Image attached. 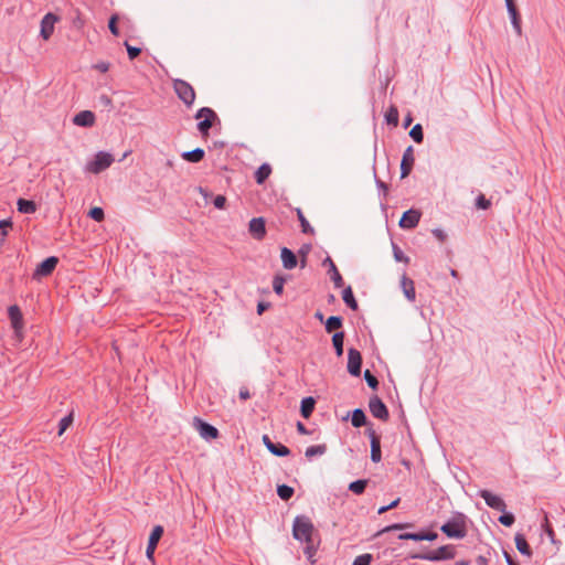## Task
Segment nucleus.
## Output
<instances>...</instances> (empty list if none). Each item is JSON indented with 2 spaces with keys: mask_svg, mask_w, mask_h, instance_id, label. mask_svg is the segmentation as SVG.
Returning <instances> with one entry per match:
<instances>
[{
  "mask_svg": "<svg viewBox=\"0 0 565 565\" xmlns=\"http://www.w3.org/2000/svg\"><path fill=\"white\" fill-rule=\"evenodd\" d=\"M12 227V222L10 220H1L0 221V230L2 237H6L8 231Z\"/></svg>",
  "mask_w": 565,
  "mask_h": 565,
  "instance_id": "obj_50",
  "label": "nucleus"
},
{
  "mask_svg": "<svg viewBox=\"0 0 565 565\" xmlns=\"http://www.w3.org/2000/svg\"><path fill=\"white\" fill-rule=\"evenodd\" d=\"M387 124L397 126L398 124V110L396 107H391L385 115Z\"/></svg>",
  "mask_w": 565,
  "mask_h": 565,
  "instance_id": "obj_37",
  "label": "nucleus"
},
{
  "mask_svg": "<svg viewBox=\"0 0 565 565\" xmlns=\"http://www.w3.org/2000/svg\"><path fill=\"white\" fill-rule=\"evenodd\" d=\"M371 437V459L374 462L381 461V444H380V437L374 433H370Z\"/></svg>",
  "mask_w": 565,
  "mask_h": 565,
  "instance_id": "obj_23",
  "label": "nucleus"
},
{
  "mask_svg": "<svg viewBox=\"0 0 565 565\" xmlns=\"http://www.w3.org/2000/svg\"><path fill=\"white\" fill-rule=\"evenodd\" d=\"M372 562V555L371 554H362L359 555L354 562L353 565H370Z\"/></svg>",
  "mask_w": 565,
  "mask_h": 565,
  "instance_id": "obj_43",
  "label": "nucleus"
},
{
  "mask_svg": "<svg viewBox=\"0 0 565 565\" xmlns=\"http://www.w3.org/2000/svg\"><path fill=\"white\" fill-rule=\"evenodd\" d=\"M352 425L356 428L362 427L366 423V416L360 408L354 409L351 418Z\"/></svg>",
  "mask_w": 565,
  "mask_h": 565,
  "instance_id": "obj_29",
  "label": "nucleus"
},
{
  "mask_svg": "<svg viewBox=\"0 0 565 565\" xmlns=\"http://www.w3.org/2000/svg\"><path fill=\"white\" fill-rule=\"evenodd\" d=\"M394 258L397 262H404V263L409 262V258L404 256L403 252L397 246H394Z\"/></svg>",
  "mask_w": 565,
  "mask_h": 565,
  "instance_id": "obj_52",
  "label": "nucleus"
},
{
  "mask_svg": "<svg viewBox=\"0 0 565 565\" xmlns=\"http://www.w3.org/2000/svg\"><path fill=\"white\" fill-rule=\"evenodd\" d=\"M93 67L102 73H106L110 68V63L106 61H100L96 63Z\"/></svg>",
  "mask_w": 565,
  "mask_h": 565,
  "instance_id": "obj_51",
  "label": "nucleus"
},
{
  "mask_svg": "<svg viewBox=\"0 0 565 565\" xmlns=\"http://www.w3.org/2000/svg\"><path fill=\"white\" fill-rule=\"evenodd\" d=\"M173 89L178 97L186 105L191 106L195 100V92L193 87L183 79L173 81Z\"/></svg>",
  "mask_w": 565,
  "mask_h": 565,
  "instance_id": "obj_5",
  "label": "nucleus"
},
{
  "mask_svg": "<svg viewBox=\"0 0 565 565\" xmlns=\"http://www.w3.org/2000/svg\"><path fill=\"white\" fill-rule=\"evenodd\" d=\"M297 212V216H298V220L301 224V228H302V232L303 233H313V228L310 226L309 222L307 221V218L305 217L302 211L300 209H297L296 210Z\"/></svg>",
  "mask_w": 565,
  "mask_h": 565,
  "instance_id": "obj_36",
  "label": "nucleus"
},
{
  "mask_svg": "<svg viewBox=\"0 0 565 565\" xmlns=\"http://www.w3.org/2000/svg\"><path fill=\"white\" fill-rule=\"evenodd\" d=\"M369 408L374 417L382 420H387L388 411L385 404L377 396H374L370 399Z\"/></svg>",
  "mask_w": 565,
  "mask_h": 565,
  "instance_id": "obj_12",
  "label": "nucleus"
},
{
  "mask_svg": "<svg viewBox=\"0 0 565 565\" xmlns=\"http://www.w3.org/2000/svg\"><path fill=\"white\" fill-rule=\"evenodd\" d=\"M225 203H226V198L224 195H217L214 199V205L216 209H220V210L224 209Z\"/></svg>",
  "mask_w": 565,
  "mask_h": 565,
  "instance_id": "obj_55",
  "label": "nucleus"
},
{
  "mask_svg": "<svg viewBox=\"0 0 565 565\" xmlns=\"http://www.w3.org/2000/svg\"><path fill=\"white\" fill-rule=\"evenodd\" d=\"M267 309V305L264 302H259L257 306V312L258 315H262Z\"/></svg>",
  "mask_w": 565,
  "mask_h": 565,
  "instance_id": "obj_62",
  "label": "nucleus"
},
{
  "mask_svg": "<svg viewBox=\"0 0 565 565\" xmlns=\"http://www.w3.org/2000/svg\"><path fill=\"white\" fill-rule=\"evenodd\" d=\"M362 356L361 353L353 348L348 350V372L353 376L361 374Z\"/></svg>",
  "mask_w": 565,
  "mask_h": 565,
  "instance_id": "obj_10",
  "label": "nucleus"
},
{
  "mask_svg": "<svg viewBox=\"0 0 565 565\" xmlns=\"http://www.w3.org/2000/svg\"><path fill=\"white\" fill-rule=\"evenodd\" d=\"M342 327V319L337 316L329 317L326 322V330L327 332H332L334 330H338Z\"/></svg>",
  "mask_w": 565,
  "mask_h": 565,
  "instance_id": "obj_32",
  "label": "nucleus"
},
{
  "mask_svg": "<svg viewBox=\"0 0 565 565\" xmlns=\"http://www.w3.org/2000/svg\"><path fill=\"white\" fill-rule=\"evenodd\" d=\"M277 493L281 500H289L294 494V489L287 484L278 486Z\"/></svg>",
  "mask_w": 565,
  "mask_h": 565,
  "instance_id": "obj_35",
  "label": "nucleus"
},
{
  "mask_svg": "<svg viewBox=\"0 0 565 565\" xmlns=\"http://www.w3.org/2000/svg\"><path fill=\"white\" fill-rule=\"evenodd\" d=\"M58 263V259L54 256H51L46 259H44L42 263H40L34 271V277L40 278L44 276H49L52 274V271L55 269L56 265Z\"/></svg>",
  "mask_w": 565,
  "mask_h": 565,
  "instance_id": "obj_14",
  "label": "nucleus"
},
{
  "mask_svg": "<svg viewBox=\"0 0 565 565\" xmlns=\"http://www.w3.org/2000/svg\"><path fill=\"white\" fill-rule=\"evenodd\" d=\"M73 122L81 127H92L95 124V115L90 110H83L75 115Z\"/></svg>",
  "mask_w": 565,
  "mask_h": 565,
  "instance_id": "obj_19",
  "label": "nucleus"
},
{
  "mask_svg": "<svg viewBox=\"0 0 565 565\" xmlns=\"http://www.w3.org/2000/svg\"><path fill=\"white\" fill-rule=\"evenodd\" d=\"M182 158L189 162H200L204 158V150L201 148H196L192 151L183 152Z\"/></svg>",
  "mask_w": 565,
  "mask_h": 565,
  "instance_id": "obj_27",
  "label": "nucleus"
},
{
  "mask_svg": "<svg viewBox=\"0 0 565 565\" xmlns=\"http://www.w3.org/2000/svg\"><path fill=\"white\" fill-rule=\"evenodd\" d=\"M399 503V498H397L396 500H394L392 503H390L388 505H385V507H381L377 511L379 514H383L385 512H387L388 510L391 509H394L398 505Z\"/></svg>",
  "mask_w": 565,
  "mask_h": 565,
  "instance_id": "obj_53",
  "label": "nucleus"
},
{
  "mask_svg": "<svg viewBox=\"0 0 565 565\" xmlns=\"http://www.w3.org/2000/svg\"><path fill=\"white\" fill-rule=\"evenodd\" d=\"M18 211L25 214H32L36 211V204L33 201L19 199Z\"/></svg>",
  "mask_w": 565,
  "mask_h": 565,
  "instance_id": "obj_26",
  "label": "nucleus"
},
{
  "mask_svg": "<svg viewBox=\"0 0 565 565\" xmlns=\"http://www.w3.org/2000/svg\"><path fill=\"white\" fill-rule=\"evenodd\" d=\"M364 379H365V381H366V383L369 384L370 387H372V388H376L377 387L379 381L369 370H366L364 372Z\"/></svg>",
  "mask_w": 565,
  "mask_h": 565,
  "instance_id": "obj_45",
  "label": "nucleus"
},
{
  "mask_svg": "<svg viewBox=\"0 0 565 565\" xmlns=\"http://www.w3.org/2000/svg\"><path fill=\"white\" fill-rule=\"evenodd\" d=\"M195 118L199 120L198 129L202 136H207L210 128L218 120L216 113L209 107L199 109Z\"/></svg>",
  "mask_w": 565,
  "mask_h": 565,
  "instance_id": "obj_2",
  "label": "nucleus"
},
{
  "mask_svg": "<svg viewBox=\"0 0 565 565\" xmlns=\"http://www.w3.org/2000/svg\"><path fill=\"white\" fill-rule=\"evenodd\" d=\"M415 158H414V150L413 147H408L402 158L401 162V177L406 178L413 168Z\"/></svg>",
  "mask_w": 565,
  "mask_h": 565,
  "instance_id": "obj_17",
  "label": "nucleus"
},
{
  "mask_svg": "<svg viewBox=\"0 0 565 565\" xmlns=\"http://www.w3.org/2000/svg\"><path fill=\"white\" fill-rule=\"evenodd\" d=\"M163 527L161 525H156L149 536L148 546L146 551V555L150 561H153V554L157 548L158 542L162 537Z\"/></svg>",
  "mask_w": 565,
  "mask_h": 565,
  "instance_id": "obj_11",
  "label": "nucleus"
},
{
  "mask_svg": "<svg viewBox=\"0 0 565 565\" xmlns=\"http://www.w3.org/2000/svg\"><path fill=\"white\" fill-rule=\"evenodd\" d=\"M399 540H413L418 541V533H403L398 536Z\"/></svg>",
  "mask_w": 565,
  "mask_h": 565,
  "instance_id": "obj_56",
  "label": "nucleus"
},
{
  "mask_svg": "<svg viewBox=\"0 0 565 565\" xmlns=\"http://www.w3.org/2000/svg\"><path fill=\"white\" fill-rule=\"evenodd\" d=\"M263 444L266 446V448L275 456H278V457H286L290 454V450L288 447L281 445V444H274L270 438L268 437V435H264L263 438Z\"/></svg>",
  "mask_w": 565,
  "mask_h": 565,
  "instance_id": "obj_18",
  "label": "nucleus"
},
{
  "mask_svg": "<svg viewBox=\"0 0 565 565\" xmlns=\"http://www.w3.org/2000/svg\"><path fill=\"white\" fill-rule=\"evenodd\" d=\"M401 288L405 295V297L409 300V301H414L415 298H416V292H415V286H414V281L408 278L407 276H402L401 278Z\"/></svg>",
  "mask_w": 565,
  "mask_h": 565,
  "instance_id": "obj_20",
  "label": "nucleus"
},
{
  "mask_svg": "<svg viewBox=\"0 0 565 565\" xmlns=\"http://www.w3.org/2000/svg\"><path fill=\"white\" fill-rule=\"evenodd\" d=\"M285 279L280 276H276L273 280V288L277 295H281L284 291Z\"/></svg>",
  "mask_w": 565,
  "mask_h": 565,
  "instance_id": "obj_40",
  "label": "nucleus"
},
{
  "mask_svg": "<svg viewBox=\"0 0 565 565\" xmlns=\"http://www.w3.org/2000/svg\"><path fill=\"white\" fill-rule=\"evenodd\" d=\"M514 541H515V546L521 554H523L527 557H530L532 555L530 545L527 544L523 534L518 533L514 537Z\"/></svg>",
  "mask_w": 565,
  "mask_h": 565,
  "instance_id": "obj_24",
  "label": "nucleus"
},
{
  "mask_svg": "<svg viewBox=\"0 0 565 565\" xmlns=\"http://www.w3.org/2000/svg\"><path fill=\"white\" fill-rule=\"evenodd\" d=\"M315 532L313 524L308 518L298 516L294 522V537L302 542H310Z\"/></svg>",
  "mask_w": 565,
  "mask_h": 565,
  "instance_id": "obj_1",
  "label": "nucleus"
},
{
  "mask_svg": "<svg viewBox=\"0 0 565 565\" xmlns=\"http://www.w3.org/2000/svg\"><path fill=\"white\" fill-rule=\"evenodd\" d=\"M323 264L329 266V274H330L332 281L334 282V286L337 288L342 287L343 279H342V276L340 275L339 270L337 269V266L334 265L333 260L330 257H327L324 259Z\"/></svg>",
  "mask_w": 565,
  "mask_h": 565,
  "instance_id": "obj_22",
  "label": "nucleus"
},
{
  "mask_svg": "<svg viewBox=\"0 0 565 565\" xmlns=\"http://www.w3.org/2000/svg\"><path fill=\"white\" fill-rule=\"evenodd\" d=\"M342 299L343 301L353 310L358 309V302L354 299L353 291L351 287H347L342 292Z\"/></svg>",
  "mask_w": 565,
  "mask_h": 565,
  "instance_id": "obj_30",
  "label": "nucleus"
},
{
  "mask_svg": "<svg viewBox=\"0 0 565 565\" xmlns=\"http://www.w3.org/2000/svg\"><path fill=\"white\" fill-rule=\"evenodd\" d=\"M73 424V414L63 417L58 424V435H63L64 431Z\"/></svg>",
  "mask_w": 565,
  "mask_h": 565,
  "instance_id": "obj_38",
  "label": "nucleus"
},
{
  "mask_svg": "<svg viewBox=\"0 0 565 565\" xmlns=\"http://www.w3.org/2000/svg\"><path fill=\"white\" fill-rule=\"evenodd\" d=\"M480 495L490 508L501 512L505 511L507 504L499 495L493 494L488 490L480 491Z\"/></svg>",
  "mask_w": 565,
  "mask_h": 565,
  "instance_id": "obj_15",
  "label": "nucleus"
},
{
  "mask_svg": "<svg viewBox=\"0 0 565 565\" xmlns=\"http://www.w3.org/2000/svg\"><path fill=\"white\" fill-rule=\"evenodd\" d=\"M113 162L114 157L110 153L100 151L96 153L94 160L87 163L86 170L90 173L98 174L109 168Z\"/></svg>",
  "mask_w": 565,
  "mask_h": 565,
  "instance_id": "obj_3",
  "label": "nucleus"
},
{
  "mask_svg": "<svg viewBox=\"0 0 565 565\" xmlns=\"http://www.w3.org/2000/svg\"><path fill=\"white\" fill-rule=\"evenodd\" d=\"M441 531L452 539H462L466 536V525L463 515H459L456 519L445 523L441 526Z\"/></svg>",
  "mask_w": 565,
  "mask_h": 565,
  "instance_id": "obj_4",
  "label": "nucleus"
},
{
  "mask_svg": "<svg viewBox=\"0 0 565 565\" xmlns=\"http://www.w3.org/2000/svg\"><path fill=\"white\" fill-rule=\"evenodd\" d=\"M8 313L11 321V326L14 330V334L19 340H21L24 327L22 312L17 305H13L9 307Z\"/></svg>",
  "mask_w": 565,
  "mask_h": 565,
  "instance_id": "obj_7",
  "label": "nucleus"
},
{
  "mask_svg": "<svg viewBox=\"0 0 565 565\" xmlns=\"http://www.w3.org/2000/svg\"><path fill=\"white\" fill-rule=\"evenodd\" d=\"M118 20H119V17L118 14H113L109 19V22H108V28H109V31L115 35H119V30H118V26H117V23H118Z\"/></svg>",
  "mask_w": 565,
  "mask_h": 565,
  "instance_id": "obj_41",
  "label": "nucleus"
},
{
  "mask_svg": "<svg viewBox=\"0 0 565 565\" xmlns=\"http://www.w3.org/2000/svg\"><path fill=\"white\" fill-rule=\"evenodd\" d=\"M505 561L509 565H516L515 562L512 559L509 553H504Z\"/></svg>",
  "mask_w": 565,
  "mask_h": 565,
  "instance_id": "obj_63",
  "label": "nucleus"
},
{
  "mask_svg": "<svg viewBox=\"0 0 565 565\" xmlns=\"http://www.w3.org/2000/svg\"><path fill=\"white\" fill-rule=\"evenodd\" d=\"M434 235L439 239V241H444L445 239V234L443 233V231L440 230H434L433 231Z\"/></svg>",
  "mask_w": 565,
  "mask_h": 565,
  "instance_id": "obj_61",
  "label": "nucleus"
},
{
  "mask_svg": "<svg viewBox=\"0 0 565 565\" xmlns=\"http://www.w3.org/2000/svg\"><path fill=\"white\" fill-rule=\"evenodd\" d=\"M88 215L95 220L96 222H102L104 220V211L102 207H93L89 210Z\"/></svg>",
  "mask_w": 565,
  "mask_h": 565,
  "instance_id": "obj_42",
  "label": "nucleus"
},
{
  "mask_svg": "<svg viewBox=\"0 0 565 565\" xmlns=\"http://www.w3.org/2000/svg\"><path fill=\"white\" fill-rule=\"evenodd\" d=\"M509 14L518 12L513 0H505Z\"/></svg>",
  "mask_w": 565,
  "mask_h": 565,
  "instance_id": "obj_58",
  "label": "nucleus"
},
{
  "mask_svg": "<svg viewBox=\"0 0 565 565\" xmlns=\"http://www.w3.org/2000/svg\"><path fill=\"white\" fill-rule=\"evenodd\" d=\"M418 541H434L437 539V533L430 532V533H418Z\"/></svg>",
  "mask_w": 565,
  "mask_h": 565,
  "instance_id": "obj_54",
  "label": "nucleus"
},
{
  "mask_svg": "<svg viewBox=\"0 0 565 565\" xmlns=\"http://www.w3.org/2000/svg\"><path fill=\"white\" fill-rule=\"evenodd\" d=\"M316 401L313 397H306L301 401L300 413L302 417L309 418L315 409Z\"/></svg>",
  "mask_w": 565,
  "mask_h": 565,
  "instance_id": "obj_25",
  "label": "nucleus"
},
{
  "mask_svg": "<svg viewBox=\"0 0 565 565\" xmlns=\"http://www.w3.org/2000/svg\"><path fill=\"white\" fill-rule=\"evenodd\" d=\"M327 451V446L326 445H316V446H310L306 449V457L307 458H312L315 456H320V455H323L324 452Z\"/></svg>",
  "mask_w": 565,
  "mask_h": 565,
  "instance_id": "obj_33",
  "label": "nucleus"
},
{
  "mask_svg": "<svg viewBox=\"0 0 565 565\" xmlns=\"http://www.w3.org/2000/svg\"><path fill=\"white\" fill-rule=\"evenodd\" d=\"M414 557L427 561L451 559L455 557V548L452 545H445L427 554L414 555Z\"/></svg>",
  "mask_w": 565,
  "mask_h": 565,
  "instance_id": "obj_6",
  "label": "nucleus"
},
{
  "mask_svg": "<svg viewBox=\"0 0 565 565\" xmlns=\"http://www.w3.org/2000/svg\"><path fill=\"white\" fill-rule=\"evenodd\" d=\"M476 205L478 209L487 210L490 207L491 203L489 200L486 199V196L483 194H480L477 198Z\"/></svg>",
  "mask_w": 565,
  "mask_h": 565,
  "instance_id": "obj_48",
  "label": "nucleus"
},
{
  "mask_svg": "<svg viewBox=\"0 0 565 565\" xmlns=\"http://www.w3.org/2000/svg\"><path fill=\"white\" fill-rule=\"evenodd\" d=\"M420 215L419 211L413 209L404 212L399 220V226L406 230L416 227L420 220Z\"/></svg>",
  "mask_w": 565,
  "mask_h": 565,
  "instance_id": "obj_13",
  "label": "nucleus"
},
{
  "mask_svg": "<svg viewBox=\"0 0 565 565\" xmlns=\"http://www.w3.org/2000/svg\"><path fill=\"white\" fill-rule=\"evenodd\" d=\"M239 397L244 401L248 399L250 397L249 391L246 387L241 388Z\"/></svg>",
  "mask_w": 565,
  "mask_h": 565,
  "instance_id": "obj_59",
  "label": "nucleus"
},
{
  "mask_svg": "<svg viewBox=\"0 0 565 565\" xmlns=\"http://www.w3.org/2000/svg\"><path fill=\"white\" fill-rule=\"evenodd\" d=\"M193 426L203 439L212 440L218 437V430L214 426L203 422L198 417L193 419Z\"/></svg>",
  "mask_w": 565,
  "mask_h": 565,
  "instance_id": "obj_8",
  "label": "nucleus"
},
{
  "mask_svg": "<svg viewBox=\"0 0 565 565\" xmlns=\"http://www.w3.org/2000/svg\"><path fill=\"white\" fill-rule=\"evenodd\" d=\"M510 18H511V21H512V24H513V28H514L515 32L518 34H521L522 29H521V20H520L519 13L518 12L511 13Z\"/></svg>",
  "mask_w": 565,
  "mask_h": 565,
  "instance_id": "obj_47",
  "label": "nucleus"
},
{
  "mask_svg": "<svg viewBox=\"0 0 565 565\" xmlns=\"http://www.w3.org/2000/svg\"><path fill=\"white\" fill-rule=\"evenodd\" d=\"M514 515L511 513H504L499 518V522L504 526H511L514 523Z\"/></svg>",
  "mask_w": 565,
  "mask_h": 565,
  "instance_id": "obj_46",
  "label": "nucleus"
},
{
  "mask_svg": "<svg viewBox=\"0 0 565 565\" xmlns=\"http://www.w3.org/2000/svg\"><path fill=\"white\" fill-rule=\"evenodd\" d=\"M280 258L286 269H292L297 266L296 255L287 247L281 248Z\"/></svg>",
  "mask_w": 565,
  "mask_h": 565,
  "instance_id": "obj_21",
  "label": "nucleus"
},
{
  "mask_svg": "<svg viewBox=\"0 0 565 565\" xmlns=\"http://www.w3.org/2000/svg\"><path fill=\"white\" fill-rule=\"evenodd\" d=\"M409 136L414 139V141H416L418 143L422 142L423 138H424L422 126L419 124L415 125L411 129Z\"/></svg>",
  "mask_w": 565,
  "mask_h": 565,
  "instance_id": "obj_39",
  "label": "nucleus"
},
{
  "mask_svg": "<svg viewBox=\"0 0 565 565\" xmlns=\"http://www.w3.org/2000/svg\"><path fill=\"white\" fill-rule=\"evenodd\" d=\"M306 543V548H305V553L307 555V557L311 561H312V557L313 555L316 554V551H317V547L315 545V542H313V539H311L310 542H305Z\"/></svg>",
  "mask_w": 565,
  "mask_h": 565,
  "instance_id": "obj_44",
  "label": "nucleus"
},
{
  "mask_svg": "<svg viewBox=\"0 0 565 565\" xmlns=\"http://www.w3.org/2000/svg\"><path fill=\"white\" fill-rule=\"evenodd\" d=\"M248 230L254 238L263 239L266 235L265 220L263 217L252 218Z\"/></svg>",
  "mask_w": 565,
  "mask_h": 565,
  "instance_id": "obj_16",
  "label": "nucleus"
},
{
  "mask_svg": "<svg viewBox=\"0 0 565 565\" xmlns=\"http://www.w3.org/2000/svg\"><path fill=\"white\" fill-rule=\"evenodd\" d=\"M297 430L301 435H307L308 434V430H307L306 426L302 423H300V422L297 423Z\"/></svg>",
  "mask_w": 565,
  "mask_h": 565,
  "instance_id": "obj_60",
  "label": "nucleus"
},
{
  "mask_svg": "<svg viewBox=\"0 0 565 565\" xmlns=\"http://www.w3.org/2000/svg\"><path fill=\"white\" fill-rule=\"evenodd\" d=\"M125 46L127 49V53L130 60L136 58L141 52L139 47L131 46L128 42H125Z\"/></svg>",
  "mask_w": 565,
  "mask_h": 565,
  "instance_id": "obj_49",
  "label": "nucleus"
},
{
  "mask_svg": "<svg viewBox=\"0 0 565 565\" xmlns=\"http://www.w3.org/2000/svg\"><path fill=\"white\" fill-rule=\"evenodd\" d=\"M57 21H58V17L51 12L46 13L43 17V19L41 21L40 35L44 41H47L52 36V34L54 32L55 23Z\"/></svg>",
  "mask_w": 565,
  "mask_h": 565,
  "instance_id": "obj_9",
  "label": "nucleus"
},
{
  "mask_svg": "<svg viewBox=\"0 0 565 565\" xmlns=\"http://www.w3.org/2000/svg\"><path fill=\"white\" fill-rule=\"evenodd\" d=\"M343 341H344L343 332H337L333 334L332 344L335 349V353L338 356H341L343 354Z\"/></svg>",
  "mask_w": 565,
  "mask_h": 565,
  "instance_id": "obj_31",
  "label": "nucleus"
},
{
  "mask_svg": "<svg viewBox=\"0 0 565 565\" xmlns=\"http://www.w3.org/2000/svg\"><path fill=\"white\" fill-rule=\"evenodd\" d=\"M366 480H356L349 484V490L355 494H362L366 488Z\"/></svg>",
  "mask_w": 565,
  "mask_h": 565,
  "instance_id": "obj_34",
  "label": "nucleus"
},
{
  "mask_svg": "<svg viewBox=\"0 0 565 565\" xmlns=\"http://www.w3.org/2000/svg\"><path fill=\"white\" fill-rule=\"evenodd\" d=\"M408 524H393V525H390V526H386L382 532H390V531H394V530H402V529H405L407 527Z\"/></svg>",
  "mask_w": 565,
  "mask_h": 565,
  "instance_id": "obj_57",
  "label": "nucleus"
},
{
  "mask_svg": "<svg viewBox=\"0 0 565 565\" xmlns=\"http://www.w3.org/2000/svg\"><path fill=\"white\" fill-rule=\"evenodd\" d=\"M270 173H271V167L268 163L262 164L255 173L256 182L258 184H263L265 182V180L270 175Z\"/></svg>",
  "mask_w": 565,
  "mask_h": 565,
  "instance_id": "obj_28",
  "label": "nucleus"
},
{
  "mask_svg": "<svg viewBox=\"0 0 565 565\" xmlns=\"http://www.w3.org/2000/svg\"><path fill=\"white\" fill-rule=\"evenodd\" d=\"M477 564H478V565H488V561H487V558H486V557H483V556H479V557L477 558Z\"/></svg>",
  "mask_w": 565,
  "mask_h": 565,
  "instance_id": "obj_64",
  "label": "nucleus"
}]
</instances>
